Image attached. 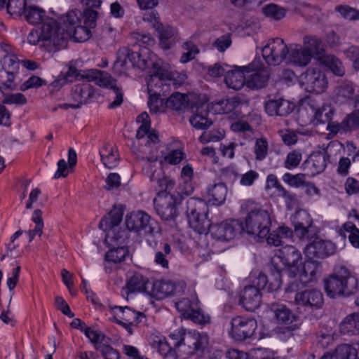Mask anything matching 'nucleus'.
<instances>
[{
	"label": "nucleus",
	"mask_w": 359,
	"mask_h": 359,
	"mask_svg": "<svg viewBox=\"0 0 359 359\" xmlns=\"http://www.w3.org/2000/svg\"><path fill=\"white\" fill-rule=\"evenodd\" d=\"M187 215L190 226L198 233H203L207 229L211 236L218 241H228L234 238L240 225L236 220L211 224L208 219V206L202 199L189 198L187 201Z\"/></svg>",
	"instance_id": "f257e3e1"
},
{
	"label": "nucleus",
	"mask_w": 359,
	"mask_h": 359,
	"mask_svg": "<svg viewBox=\"0 0 359 359\" xmlns=\"http://www.w3.org/2000/svg\"><path fill=\"white\" fill-rule=\"evenodd\" d=\"M302 264V254L294 246L286 245L278 250L271 259L270 270L275 271L272 277L274 283H271L269 288L277 291L282 284L281 272L284 271L288 277L296 278L299 272V266Z\"/></svg>",
	"instance_id": "f03ea898"
},
{
	"label": "nucleus",
	"mask_w": 359,
	"mask_h": 359,
	"mask_svg": "<svg viewBox=\"0 0 359 359\" xmlns=\"http://www.w3.org/2000/svg\"><path fill=\"white\" fill-rule=\"evenodd\" d=\"M241 210L246 214L243 229L248 234L263 238L270 231L271 218L268 211L262 209L255 201L248 199L242 202Z\"/></svg>",
	"instance_id": "7ed1b4c3"
},
{
	"label": "nucleus",
	"mask_w": 359,
	"mask_h": 359,
	"mask_svg": "<svg viewBox=\"0 0 359 359\" xmlns=\"http://www.w3.org/2000/svg\"><path fill=\"white\" fill-rule=\"evenodd\" d=\"M169 337L173 341V347L189 357L202 352L208 344V336L196 330H187L181 327L171 332Z\"/></svg>",
	"instance_id": "20e7f679"
},
{
	"label": "nucleus",
	"mask_w": 359,
	"mask_h": 359,
	"mask_svg": "<svg viewBox=\"0 0 359 359\" xmlns=\"http://www.w3.org/2000/svg\"><path fill=\"white\" fill-rule=\"evenodd\" d=\"M24 15L29 23L42 24V39L50 40V43L53 46H60L61 39L65 37V34L60 29L56 20L46 16L45 11L36 6L27 7Z\"/></svg>",
	"instance_id": "39448f33"
},
{
	"label": "nucleus",
	"mask_w": 359,
	"mask_h": 359,
	"mask_svg": "<svg viewBox=\"0 0 359 359\" xmlns=\"http://www.w3.org/2000/svg\"><path fill=\"white\" fill-rule=\"evenodd\" d=\"M324 287L328 297H348L358 291V279L345 267H341L324 279Z\"/></svg>",
	"instance_id": "423d86ee"
},
{
	"label": "nucleus",
	"mask_w": 359,
	"mask_h": 359,
	"mask_svg": "<svg viewBox=\"0 0 359 359\" xmlns=\"http://www.w3.org/2000/svg\"><path fill=\"white\" fill-rule=\"evenodd\" d=\"M290 46L280 38L270 39L262 48V56H256L248 66L234 65L233 67H265L264 62L268 65H286Z\"/></svg>",
	"instance_id": "0eeeda50"
},
{
	"label": "nucleus",
	"mask_w": 359,
	"mask_h": 359,
	"mask_svg": "<svg viewBox=\"0 0 359 359\" xmlns=\"http://www.w3.org/2000/svg\"><path fill=\"white\" fill-rule=\"evenodd\" d=\"M322 41L315 36H306L303 39V46L298 43L290 44L285 65L299 67L307 66L311 61L315 53H318Z\"/></svg>",
	"instance_id": "6e6552de"
},
{
	"label": "nucleus",
	"mask_w": 359,
	"mask_h": 359,
	"mask_svg": "<svg viewBox=\"0 0 359 359\" xmlns=\"http://www.w3.org/2000/svg\"><path fill=\"white\" fill-rule=\"evenodd\" d=\"M126 225L128 230L143 236H152L158 230L157 223L143 211L133 212L127 215Z\"/></svg>",
	"instance_id": "1a4fd4ad"
},
{
	"label": "nucleus",
	"mask_w": 359,
	"mask_h": 359,
	"mask_svg": "<svg viewBox=\"0 0 359 359\" xmlns=\"http://www.w3.org/2000/svg\"><path fill=\"white\" fill-rule=\"evenodd\" d=\"M180 192H158L154 199L156 213L164 220H172L177 215V205L181 202Z\"/></svg>",
	"instance_id": "9d476101"
},
{
	"label": "nucleus",
	"mask_w": 359,
	"mask_h": 359,
	"mask_svg": "<svg viewBox=\"0 0 359 359\" xmlns=\"http://www.w3.org/2000/svg\"><path fill=\"white\" fill-rule=\"evenodd\" d=\"M298 78L300 86L309 93H322L327 86L326 74L321 69H304Z\"/></svg>",
	"instance_id": "9b49d317"
},
{
	"label": "nucleus",
	"mask_w": 359,
	"mask_h": 359,
	"mask_svg": "<svg viewBox=\"0 0 359 359\" xmlns=\"http://www.w3.org/2000/svg\"><path fill=\"white\" fill-rule=\"evenodd\" d=\"M187 74L182 72H178L173 69H156V72L147 79V89L149 93L152 90L154 86L170 85L180 86L187 79Z\"/></svg>",
	"instance_id": "f8f14e48"
},
{
	"label": "nucleus",
	"mask_w": 359,
	"mask_h": 359,
	"mask_svg": "<svg viewBox=\"0 0 359 359\" xmlns=\"http://www.w3.org/2000/svg\"><path fill=\"white\" fill-rule=\"evenodd\" d=\"M162 64L156 55L150 54L149 60L142 58L136 53H119L114 63L115 67H161Z\"/></svg>",
	"instance_id": "ddd939ff"
},
{
	"label": "nucleus",
	"mask_w": 359,
	"mask_h": 359,
	"mask_svg": "<svg viewBox=\"0 0 359 359\" xmlns=\"http://www.w3.org/2000/svg\"><path fill=\"white\" fill-rule=\"evenodd\" d=\"M97 69H86L78 72V69H68L66 72H61L57 78L53 81L52 86L55 88H59L67 83H72L75 81L86 79L88 81H94L96 83L95 79L99 80L100 77L96 73H102Z\"/></svg>",
	"instance_id": "4468645a"
},
{
	"label": "nucleus",
	"mask_w": 359,
	"mask_h": 359,
	"mask_svg": "<svg viewBox=\"0 0 359 359\" xmlns=\"http://www.w3.org/2000/svg\"><path fill=\"white\" fill-rule=\"evenodd\" d=\"M335 244L330 241H326L320 237H315L304 248V254L309 259H325L336 252Z\"/></svg>",
	"instance_id": "2eb2a0df"
},
{
	"label": "nucleus",
	"mask_w": 359,
	"mask_h": 359,
	"mask_svg": "<svg viewBox=\"0 0 359 359\" xmlns=\"http://www.w3.org/2000/svg\"><path fill=\"white\" fill-rule=\"evenodd\" d=\"M231 336L236 340L243 341L253 335L257 329V321L254 318L236 316L231 319Z\"/></svg>",
	"instance_id": "dca6fc26"
},
{
	"label": "nucleus",
	"mask_w": 359,
	"mask_h": 359,
	"mask_svg": "<svg viewBox=\"0 0 359 359\" xmlns=\"http://www.w3.org/2000/svg\"><path fill=\"white\" fill-rule=\"evenodd\" d=\"M157 160V156H151L143 158L144 164L142 170L145 175L150 178L151 181H156L159 187L158 192L171 193V191L175 187V181L167 177H158L156 176L157 170L155 168V165L153 163H156Z\"/></svg>",
	"instance_id": "f3484780"
},
{
	"label": "nucleus",
	"mask_w": 359,
	"mask_h": 359,
	"mask_svg": "<svg viewBox=\"0 0 359 359\" xmlns=\"http://www.w3.org/2000/svg\"><path fill=\"white\" fill-rule=\"evenodd\" d=\"M294 302L298 309L307 311L321 308L324 302L323 294L318 290H305L296 293Z\"/></svg>",
	"instance_id": "a211bd4d"
},
{
	"label": "nucleus",
	"mask_w": 359,
	"mask_h": 359,
	"mask_svg": "<svg viewBox=\"0 0 359 359\" xmlns=\"http://www.w3.org/2000/svg\"><path fill=\"white\" fill-rule=\"evenodd\" d=\"M323 266L320 262L308 259L302 266H299L297 277L304 285L316 283L322 274Z\"/></svg>",
	"instance_id": "6ab92c4d"
},
{
	"label": "nucleus",
	"mask_w": 359,
	"mask_h": 359,
	"mask_svg": "<svg viewBox=\"0 0 359 359\" xmlns=\"http://www.w3.org/2000/svg\"><path fill=\"white\" fill-rule=\"evenodd\" d=\"M1 51L4 53L0 60L2 67H39V64L34 61L25 59L22 56H18L12 51V48L6 43H1Z\"/></svg>",
	"instance_id": "aec40b11"
},
{
	"label": "nucleus",
	"mask_w": 359,
	"mask_h": 359,
	"mask_svg": "<svg viewBox=\"0 0 359 359\" xmlns=\"http://www.w3.org/2000/svg\"><path fill=\"white\" fill-rule=\"evenodd\" d=\"M184 285V283L176 284L170 280H158L153 283L149 294L158 299H163L171 295L182 293Z\"/></svg>",
	"instance_id": "412c9836"
},
{
	"label": "nucleus",
	"mask_w": 359,
	"mask_h": 359,
	"mask_svg": "<svg viewBox=\"0 0 359 359\" xmlns=\"http://www.w3.org/2000/svg\"><path fill=\"white\" fill-rule=\"evenodd\" d=\"M312 219L310 214L305 210L296 211L292 217L294 232L301 239L310 241V229L312 225Z\"/></svg>",
	"instance_id": "4be33fe9"
},
{
	"label": "nucleus",
	"mask_w": 359,
	"mask_h": 359,
	"mask_svg": "<svg viewBox=\"0 0 359 359\" xmlns=\"http://www.w3.org/2000/svg\"><path fill=\"white\" fill-rule=\"evenodd\" d=\"M262 293L254 285L245 287L240 294V304L249 311L259 308L261 304Z\"/></svg>",
	"instance_id": "5701e85b"
},
{
	"label": "nucleus",
	"mask_w": 359,
	"mask_h": 359,
	"mask_svg": "<svg viewBox=\"0 0 359 359\" xmlns=\"http://www.w3.org/2000/svg\"><path fill=\"white\" fill-rule=\"evenodd\" d=\"M240 104V100L236 97L224 98L220 100L214 101L209 104H203L200 108L204 107L214 114H223L232 112Z\"/></svg>",
	"instance_id": "b1692460"
},
{
	"label": "nucleus",
	"mask_w": 359,
	"mask_h": 359,
	"mask_svg": "<svg viewBox=\"0 0 359 359\" xmlns=\"http://www.w3.org/2000/svg\"><path fill=\"white\" fill-rule=\"evenodd\" d=\"M96 75L100 76L99 80H97V77L95 79L96 85L100 87L111 89L116 93V98L111 103L110 107L111 108L119 107L122 104L123 98L121 89L116 85V80L104 71H102V73H96Z\"/></svg>",
	"instance_id": "393cba45"
},
{
	"label": "nucleus",
	"mask_w": 359,
	"mask_h": 359,
	"mask_svg": "<svg viewBox=\"0 0 359 359\" xmlns=\"http://www.w3.org/2000/svg\"><path fill=\"white\" fill-rule=\"evenodd\" d=\"M247 71V86L259 89L266 86L269 78V69H245Z\"/></svg>",
	"instance_id": "a878e982"
},
{
	"label": "nucleus",
	"mask_w": 359,
	"mask_h": 359,
	"mask_svg": "<svg viewBox=\"0 0 359 359\" xmlns=\"http://www.w3.org/2000/svg\"><path fill=\"white\" fill-rule=\"evenodd\" d=\"M149 283V278L140 272H135L126 281L127 294L144 292L149 294L147 290Z\"/></svg>",
	"instance_id": "bb28decb"
},
{
	"label": "nucleus",
	"mask_w": 359,
	"mask_h": 359,
	"mask_svg": "<svg viewBox=\"0 0 359 359\" xmlns=\"http://www.w3.org/2000/svg\"><path fill=\"white\" fill-rule=\"evenodd\" d=\"M323 149L324 151L313 152L308 160L312 175L323 172L327 167L329 155L327 153V147L325 144L323 145Z\"/></svg>",
	"instance_id": "cd10ccee"
},
{
	"label": "nucleus",
	"mask_w": 359,
	"mask_h": 359,
	"mask_svg": "<svg viewBox=\"0 0 359 359\" xmlns=\"http://www.w3.org/2000/svg\"><path fill=\"white\" fill-rule=\"evenodd\" d=\"M224 81L229 88L240 90L247 85V71L245 69H231L227 72Z\"/></svg>",
	"instance_id": "c85d7f7f"
},
{
	"label": "nucleus",
	"mask_w": 359,
	"mask_h": 359,
	"mask_svg": "<svg viewBox=\"0 0 359 359\" xmlns=\"http://www.w3.org/2000/svg\"><path fill=\"white\" fill-rule=\"evenodd\" d=\"M90 29V27L84 24L83 25L82 23L67 30L61 29L60 27V29L62 32H64L65 34V37L61 39L60 45L61 44V42L65 41L67 37L72 38L76 42H84L87 41L91 36Z\"/></svg>",
	"instance_id": "c756f323"
},
{
	"label": "nucleus",
	"mask_w": 359,
	"mask_h": 359,
	"mask_svg": "<svg viewBox=\"0 0 359 359\" xmlns=\"http://www.w3.org/2000/svg\"><path fill=\"white\" fill-rule=\"evenodd\" d=\"M95 88L89 83L78 84L74 86L72 91V98L78 102L81 107L83 104H87L94 97Z\"/></svg>",
	"instance_id": "7c9ffc66"
},
{
	"label": "nucleus",
	"mask_w": 359,
	"mask_h": 359,
	"mask_svg": "<svg viewBox=\"0 0 359 359\" xmlns=\"http://www.w3.org/2000/svg\"><path fill=\"white\" fill-rule=\"evenodd\" d=\"M100 155L103 165L112 169L118 165V154L117 150L109 144H104L100 150Z\"/></svg>",
	"instance_id": "2f4dec72"
},
{
	"label": "nucleus",
	"mask_w": 359,
	"mask_h": 359,
	"mask_svg": "<svg viewBox=\"0 0 359 359\" xmlns=\"http://www.w3.org/2000/svg\"><path fill=\"white\" fill-rule=\"evenodd\" d=\"M123 218V212L118 209H114L102 218L99 227L104 231L119 228L118 225Z\"/></svg>",
	"instance_id": "473e14b6"
},
{
	"label": "nucleus",
	"mask_w": 359,
	"mask_h": 359,
	"mask_svg": "<svg viewBox=\"0 0 359 359\" xmlns=\"http://www.w3.org/2000/svg\"><path fill=\"white\" fill-rule=\"evenodd\" d=\"M227 189L223 183L216 184L208 189V202L214 205L222 204L226 199Z\"/></svg>",
	"instance_id": "72a5a7b5"
},
{
	"label": "nucleus",
	"mask_w": 359,
	"mask_h": 359,
	"mask_svg": "<svg viewBox=\"0 0 359 359\" xmlns=\"http://www.w3.org/2000/svg\"><path fill=\"white\" fill-rule=\"evenodd\" d=\"M340 330L350 335L359 334V313L348 315L340 324Z\"/></svg>",
	"instance_id": "f704fd0d"
},
{
	"label": "nucleus",
	"mask_w": 359,
	"mask_h": 359,
	"mask_svg": "<svg viewBox=\"0 0 359 359\" xmlns=\"http://www.w3.org/2000/svg\"><path fill=\"white\" fill-rule=\"evenodd\" d=\"M106 232L105 241L109 247L126 246L127 232L120 228L109 229Z\"/></svg>",
	"instance_id": "c9c22d12"
},
{
	"label": "nucleus",
	"mask_w": 359,
	"mask_h": 359,
	"mask_svg": "<svg viewBox=\"0 0 359 359\" xmlns=\"http://www.w3.org/2000/svg\"><path fill=\"white\" fill-rule=\"evenodd\" d=\"M158 86H154L152 88V90L149 93V97L148 100V106L149 107L150 111L158 114L164 112L166 109H168L167 106V100L165 101L163 99L161 98L160 91L157 92L154 90V88Z\"/></svg>",
	"instance_id": "e433bc0d"
},
{
	"label": "nucleus",
	"mask_w": 359,
	"mask_h": 359,
	"mask_svg": "<svg viewBox=\"0 0 359 359\" xmlns=\"http://www.w3.org/2000/svg\"><path fill=\"white\" fill-rule=\"evenodd\" d=\"M359 351V343L350 345L343 344L339 345L334 353V359H355Z\"/></svg>",
	"instance_id": "4c0bfd02"
},
{
	"label": "nucleus",
	"mask_w": 359,
	"mask_h": 359,
	"mask_svg": "<svg viewBox=\"0 0 359 359\" xmlns=\"http://www.w3.org/2000/svg\"><path fill=\"white\" fill-rule=\"evenodd\" d=\"M158 34L160 45L164 50L169 49L172 46V39L175 37L177 34V29L170 25H163L159 29H156Z\"/></svg>",
	"instance_id": "58836bf2"
},
{
	"label": "nucleus",
	"mask_w": 359,
	"mask_h": 359,
	"mask_svg": "<svg viewBox=\"0 0 359 359\" xmlns=\"http://www.w3.org/2000/svg\"><path fill=\"white\" fill-rule=\"evenodd\" d=\"M110 249L106 252L104 259L106 261L114 264L123 262L128 256L129 251L126 246L109 247Z\"/></svg>",
	"instance_id": "ea45409f"
},
{
	"label": "nucleus",
	"mask_w": 359,
	"mask_h": 359,
	"mask_svg": "<svg viewBox=\"0 0 359 359\" xmlns=\"http://www.w3.org/2000/svg\"><path fill=\"white\" fill-rule=\"evenodd\" d=\"M198 304L199 301L196 299L191 300L188 298H182L175 303V307L181 316L187 319L188 316L197 309Z\"/></svg>",
	"instance_id": "a19ab883"
},
{
	"label": "nucleus",
	"mask_w": 359,
	"mask_h": 359,
	"mask_svg": "<svg viewBox=\"0 0 359 359\" xmlns=\"http://www.w3.org/2000/svg\"><path fill=\"white\" fill-rule=\"evenodd\" d=\"M149 344L154 349L162 355H167L172 350V346L163 336L152 334L149 337Z\"/></svg>",
	"instance_id": "79ce46f5"
},
{
	"label": "nucleus",
	"mask_w": 359,
	"mask_h": 359,
	"mask_svg": "<svg viewBox=\"0 0 359 359\" xmlns=\"http://www.w3.org/2000/svg\"><path fill=\"white\" fill-rule=\"evenodd\" d=\"M83 13L78 10L74 9L69 11L62 18L65 30L71 29L72 27L76 26L82 23Z\"/></svg>",
	"instance_id": "37998d69"
},
{
	"label": "nucleus",
	"mask_w": 359,
	"mask_h": 359,
	"mask_svg": "<svg viewBox=\"0 0 359 359\" xmlns=\"http://www.w3.org/2000/svg\"><path fill=\"white\" fill-rule=\"evenodd\" d=\"M32 220L35 223L36 226L34 229L27 231L29 242L34 238L35 236H41L43 233V222L41 210L36 209L34 211Z\"/></svg>",
	"instance_id": "c03bdc74"
},
{
	"label": "nucleus",
	"mask_w": 359,
	"mask_h": 359,
	"mask_svg": "<svg viewBox=\"0 0 359 359\" xmlns=\"http://www.w3.org/2000/svg\"><path fill=\"white\" fill-rule=\"evenodd\" d=\"M180 177L186 186L184 194L187 196L190 195L194 191V187L191 184L194 177V169L190 164H187L182 168Z\"/></svg>",
	"instance_id": "a18cd8bd"
},
{
	"label": "nucleus",
	"mask_w": 359,
	"mask_h": 359,
	"mask_svg": "<svg viewBox=\"0 0 359 359\" xmlns=\"http://www.w3.org/2000/svg\"><path fill=\"white\" fill-rule=\"evenodd\" d=\"M187 101L186 95L180 93H175L167 100V106L168 109L175 111L182 110L186 107Z\"/></svg>",
	"instance_id": "49530a36"
},
{
	"label": "nucleus",
	"mask_w": 359,
	"mask_h": 359,
	"mask_svg": "<svg viewBox=\"0 0 359 359\" xmlns=\"http://www.w3.org/2000/svg\"><path fill=\"white\" fill-rule=\"evenodd\" d=\"M254 153L256 161H262L266 158L269 153V143L266 138L260 137L256 140Z\"/></svg>",
	"instance_id": "de8ad7c7"
},
{
	"label": "nucleus",
	"mask_w": 359,
	"mask_h": 359,
	"mask_svg": "<svg viewBox=\"0 0 359 359\" xmlns=\"http://www.w3.org/2000/svg\"><path fill=\"white\" fill-rule=\"evenodd\" d=\"M282 180L290 187L295 188L304 187L306 182V175L303 173L292 175L290 172H286L283 175Z\"/></svg>",
	"instance_id": "09e8293b"
},
{
	"label": "nucleus",
	"mask_w": 359,
	"mask_h": 359,
	"mask_svg": "<svg viewBox=\"0 0 359 359\" xmlns=\"http://www.w3.org/2000/svg\"><path fill=\"white\" fill-rule=\"evenodd\" d=\"M321 46L322 45L320 46L318 53H315V57L325 67H339L341 65L339 59L332 55L323 54L324 50Z\"/></svg>",
	"instance_id": "8fccbe9b"
},
{
	"label": "nucleus",
	"mask_w": 359,
	"mask_h": 359,
	"mask_svg": "<svg viewBox=\"0 0 359 359\" xmlns=\"http://www.w3.org/2000/svg\"><path fill=\"white\" fill-rule=\"evenodd\" d=\"M275 316L278 322L289 325L294 319V316L291 311L284 305L278 306L274 311Z\"/></svg>",
	"instance_id": "3c124183"
},
{
	"label": "nucleus",
	"mask_w": 359,
	"mask_h": 359,
	"mask_svg": "<svg viewBox=\"0 0 359 359\" xmlns=\"http://www.w3.org/2000/svg\"><path fill=\"white\" fill-rule=\"evenodd\" d=\"M344 128L346 133L359 130V109L348 114L344 119Z\"/></svg>",
	"instance_id": "603ef678"
},
{
	"label": "nucleus",
	"mask_w": 359,
	"mask_h": 359,
	"mask_svg": "<svg viewBox=\"0 0 359 359\" xmlns=\"http://www.w3.org/2000/svg\"><path fill=\"white\" fill-rule=\"evenodd\" d=\"M6 6L8 13L11 15H21L27 8L26 0H8Z\"/></svg>",
	"instance_id": "864d4df0"
},
{
	"label": "nucleus",
	"mask_w": 359,
	"mask_h": 359,
	"mask_svg": "<svg viewBox=\"0 0 359 359\" xmlns=\"http://www.w3.org/2000/svg\"><path fill=\"white\" fill-rule=\"evenodd\" d=\"M137 121L142 123L141 126L139 127L136 137L137 139H142L144 136L149 132V129L151 128V122L149 120V116L147 112H142L137 117Z\"/></svg>",
	"instance_id": "5fc2aeb1"
},
{
	"label": "nucleus",
	"mask_w": 359,
	"mask_h": 359,
	"mask_svg": "<svg viewBox=\"0 0 359 359\" xmlns=\"http://www.w3.org/2000/svg\"><path fill=\"white\" fill-rule=\"evenodd\" d=\"M302 160V154L299 150H292L287 154L284 161V167L292 170L299 166Z\"/></svg>",
	"instance_id": "6e6d98bb"
},
{
	"label": "nucleus",
	"mask_w": 359,
	"mask_h": 359,
	"mask_svg": "<svg viewBox=\"0 0 359 359\" xmlns=\"http://www.w3.org/2000/svg\"><path fill=\"white\" fill-rule=\"evenodd\" d=\"M112 309L115 314V318H118V320L126 322H133L136 312L135 310L128 306L122 307L116 306Z\"/></svg>",
	"instance_id": "4d7b16f0"
},
{
	"label": "nucleus",
	"mask_w": 359,
	"mask_h": 359,
	"mask_svg": "<svg viewBox=\"0 0 359 359\" xmlns=\"http://www.w3.org/2000/svg\"><path fill=\"white\" fill-rule=\"evenodd\" d=\"M187 319L201 325H205L210 322V316L201 309L199 304L197 306V309H194V312L188 316Z\"/></svg>",
	"instance_id": "13d9d810"
},
{
	"label": "nucleus",
	"mask_w": 359,
	"mask_h": 359,
	"mask_svg": "<svg viewBox=\"0 0 359 359\" xmlns=\"http://www.w3.org/2000/svg\"><path fill=\"white\" fill-rule=\"evenodd\" d=\"M189 122L194 128L199 130L206 129L212 123V121L209 120L206 115L199 113L194 114L189 118Z\"/></svg>",
	"instance_id": "bf43d9fd"
},
{
	"label": "nucleus",
	"mask_w": 359,
	"mask_h": 359,
	"mask_svg": "<svg viewBox=\"0 0 359 359\" xmlns=\"http://www.w3.org/2000/svg\"><path fill=\"white\" fill-rule=\"evenodd\" d=\"M236 177L239 178V184L243 187L252 186L256 180L259 178V173L254 170H250L244 174H235Z\"/></svg>",
	"instance_id": "052dcab7"
},
{
	"label": "nucleus",
	"mask_w": 359,
	"mask_h": 359,
	"mask_svg": "<svg viewBox=\"0 0 359 359\" xmlns=\"http://www.w3.org/2000/svg\"><path fill=\"white\" fill-rule=\"evenodd\" d=\"M344 229L348 233V239L351 243L355 248H359V229L352 222L344 223Z\"/></svg>",
	"instance_id": "680f3d73"
},
{
	"label": "nucleus",
	"mask_w": 359,
	"mask_h": 359,
	"mask_svg": "<svg viewBox=\"0 0 359 359\" xmlns=\"http://www.w3.org/2000/svg\"><path fill=\"white\" fill-rule=\"evenodd\" d=\"M224 136V130H212L203 132L199 137V141L203 143H208L210 142H217L222 139Z\"/></svg>",
	"instance_id": "e2e57ef3"
},
{
	"label": "nucleus",
	"mask_w": 359,
	"mask_h": 359,
	"mask_svg": "<svg viewBox=\"0 0 359 359\" xmlns=\"http://www.w3.org/2000/svg\"><path fill=\"white\" fill-rule=\"evenodd\" d=\"M264 15L274 20H279L284 18L285 10L276 4H269L263 8Z\"/></svg>",
	"instance_id": "0e129e2a"
},
{
	"label": "nucleus",
	"mask_w": 359,
	"mask_h": 359,
	"mask_svg": "<svg viewBox=\"0 0 359 359\" xmlns=\"http://www.w3.org/2000/svg\"><path fill=\"white\" fill-rule=\"evenodd\" d=\"M354 93V88L352 82H344L337 87V96L338 98L341 97L344 100L352 98Z\"/></svg>",
	"instance_id": "69168bd1"
},
{
	"label": "nucleus",
	"mask_w": 359,
	"mask_h": 359,
	"mask_svg": "<svg viewBox=\"0 0 359 359\" xmlns=\"http://www.w3.org/2000/svg\"><path fill=\"white\" fill-rule=\"evenodd\" d=\"M183 48L187 50V52L183 53L181 56L180 62L182 63H186L193 60L195 55L199 52L198 47L191 41H187L184 43Z\"/></svg>",
	"instance_id": "338daca9"
},
{
	"label": "nucleus",
	"mask_w": 359,
	"mask_h": 359,
	"mask_svg": "<svg viewBox=\"0 0 359 359\" xmlns=\"http://www.w3.org/2000/svg\"><path fill=\"white\" fill-rule=\"evenodd\" d=\"M335 10L347 20H359V10L348 6H337Z\"/></svg>",
	"instance_id": "774afa93"
}]
</instances>
